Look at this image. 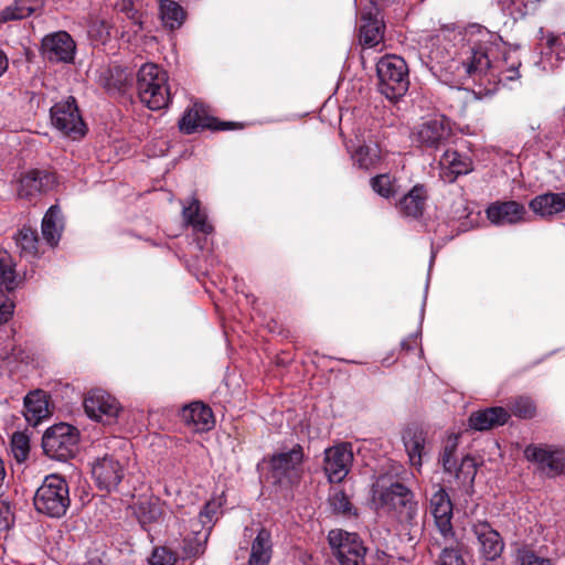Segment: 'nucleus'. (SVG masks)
<instances>
[{"label":"nucleus","mask_w":565,"mask_h":565,"mask_svg":"<svg viewBox=\"0 0 565 565\" xmlns=\"http://www.w3.org/2000/svg\"><path fill=\"white\" fill-rule=\"evenodd\" d=\"M477 29L480 38L470 47L468 56L457 62L456 76L460 84H465L469 79L473 83L481 82L504 45L498 33L490 32L482 26H477Z\"/></svg>","instance_id":"obj_1"},{"label":"nucleus","mask_w":565,"mask_h":565,"mask_svg":"<svg viewBox=\"0 0 565 565\" xmlns=\"http://www.w3.org/2000/svg\"><path fill=\"white\" fill-rule=\"evenodd\" d=\"M373 500L381 508L393 511L401 523L413 525L418 504L414 493L402 482L394 481L388 475H380L372 484Z\"/></svg>","instance_id":"obj_2"},{"label":"nucleus","mask_w":565,"mask_h":565,"mask_svg":"<svg viewBox=\"0 0 565 565\" xmlns=\"http://www.w3.org/2000/svg\"><path fill=\"white\" fill-rule=\"evenodd\" d=\"M379 92L388 100L396 102L409 87V71L405 60L398 55L382 56L376 64Z\"/></svg>","instance_id":"obj_3"},{"label":"nucleus","mask_w":565,"mask_h":565,"mask_svg":"<svg viewBox=\"0 0 565 565\" xmlns=\"http://www.w3.org/2000/svg\"><path fill=\"white\" fill-rule=\"evenodd\" d=\"M35 510L49 518L60 519L71 504L67 481L58 475L46 476L33 498Z\"/></svg>","instance_id":"obj_4"},{"label":"nucleus","mask_w":565,"mask_h":565,"mask_svg":"<svg viewBox=\"0 0 565 565\" xmlns=\"http://www.w3.org/2000/svg\"><path fill=\"white\" fill-rule=\"evenodd\" d=\"M168 75L158 65L143 64L137 73V90L141 103L149 109L159 110L171 100Z\"/></svg>","instance_id":"obj_5"},{"label":"nucleus","mask_w":565,"mask_h":565,"mask_svg":"<svg viewBox=\"0 0 565 565\" xmlns=\"http://www.w3.org/2000/svg\"><path fill=\"white\" fill-rule=\"evenodd\" d=\"M248 126L245 121L222 120L207 113L202 104L194 103L189 107L179 120V129L183 134L191 135L203 130L232 131L243 130Z\"/></svg>","instance_id":"obj_6"},{"label":"nucleus","mask_w":565,"mask_h":565,"mask_svg":"<svg viewBox=\"0 0 565 565\" xmlns=\"http://www.w3.org/2000/svg\"><path fill=\"white\" fill-rule=\"evenodd\" d=\"M78 440L77 428L66 423H60L45 431L42 447L50 458L65 461L76 454Z\"/></svg>","instance_id":"obj_7"},{"label":"nucleus","mask_w":565,"mask_h":565,"mask_svg":"<svg viewBox=\"0 0 565 565\" xmlns=\"http://www.w3.org/2000/svg\"><path fill=\"white\" fill-rule=\"evenodd\" d=\"M303 450L295 445L289 451L275 454L269 458L270 478L274 483L290 487L302 477Z\"/></svg>","instance_id":"obj_8"},{"label":"nucleus","mask_w":565,"mask_h":565,"mask_svg":"<svg viewBox=\"0 0 565 565\" xmlns=\"http://www.w3.org/2000/svg\"><path fill=\"white\" fill-rule=\"evenodd\" d=\"M51 120L57 130L73 140L84 138L87 132V126L73 96H70L65 102L56 103L51 108Z\"/></svg>","instance_id":"obj_9"},{"label":"nucleus","mask_w":565,"mask_h":565,"mask_svg":"<svg viewBox=\"0 0 565 565\" xmlns=\"http://www.w3.org/2000/svg\"><path fill=\"white\" fill-rule=\"evenodd\" d=\"M328 541L341 565H363L366 547L356 533L331 530Z\"/></svg>","instance_id":"obj_10"},{"label":"nucleus","mask_w":565,"mask_h":565,"mask_svg":"<svg viewBox=\"0 0 565 565\" xmlns=\"http://www.w3.org/2000/svg\"><path fill=\"white\" fill-rule=\"evenodd\" d=\"M88 417L106 425L116 423L122 407L115 396L103 388L90 390L84 399Z\"/></svg>","instance_id":"obj_11"},{"label":"nucleus","mask_w":565,"mask_h":565,"mask_svg":"<svg viewBox=\"0 0 565 565\" xmlns=\"http://www.w3.org/2000/svg\"><path fill=\"white\" fill-rule=\"evenodd\" d=\"M352 462L353 451L348 443L324 450L323 471L330 482H341L350 472Z\"/></svg>","instance_id":"obj_12"},{"label":"nucleus","mask_w":565,"mask_h":565,"mask_svg":"<svg viewBox=\"0 0 565 565\" xmlns=\"http://www.w3.org/2000/svg\"><path fill=\"white\" fill-rule=\"evenodd\" d=\"M125 463L114 455L97 458L92 466V475L100 490L110 492L119 486L125 477Z\"/></svg>","instance_id":"obj_13"},{"label":"nucleus","mask_w":565,"mask_h":565,"mask_svg":"<svg viewBox=\"0 0 565 565\" xmlns=\"http://www.w3.org/2000/svg\"><path fill=\"white\" fill-rule=\"evenodd\" d=\"M41 46L44 57L50 62L70 63L74 60L76 44L65 31L44 36Z\"/></svg>","instance_id":"obj_14"},{"label":"nucleus","mask_w":565,"mask_h":565,"mask_svg":"<svg viewBox=\"0 0 565 565\" xmlns=\"http://www.w3.org/2000/svg\"><path fill=\"white\" fill-rule=\"evenodd\" d=\"M55 185L56 177L54 173L34 169L21 177L18 193L21 198L32 199L53 190Z\"/></svg>","instance_id":"obj_15"},{"label":"nucleus","mask_w":565,"mask_h":565,"mask_svg":"<svg viewBox=\"0 0 565 565\" xmlns=\"http://www.w3.org/2000/svg\"><path fill=\"white\" fill-rule=\"evenodd\" d=\"M430 510L435 519L436 526L440 534L448 540L452 539V503L446 490L441 487L430 498Z\"/></svg>","instance_id":"obj_16"},{"label":"nucleus","mask_w":565,"mask_h":565,"mask_svg":"<svg viewBox=\"0 0 565 565\" xmlns=\"http://www.w3.org/2000/svg\"><path fill=\"white\" fill-rule=\"evenodd\" d=\"M488 220L495 225H513L525 220L526 209L516 201H497L487 210Z\"/></svg>","instance_id":"obj_17"},{"label":"nucleus","mask_w":565,"mask_h":565,"mask_svg":"<svg viewBox=\"0 0 565 565\" xmlns=\"http://www.w3.org/2000/svg\"><path fill=\"white\" fill-rule=\"evenodd\" d=\"M472 531L479 543V552L487 561L497 559L504 548V543L498 531L491 527L488 522H479L473 525Z\"/></svg>","instance_id":"obj_18"},{"label":"nucleus","mask_w":565,"mask_h":565,"mask_svg":"<svg viewBox=\"0 0 565 565\" xmlns=\"http://www.w3.org/2000/svg\"><path fill=\"white\" fill-rule=\"evenodd\" d=\"M181 420L195 431H207L215 425L213 412L202 402H193L180 411Z\"/></svg>","instance_id":"obj_19"},{"label":"nucleus","mask_w":565,"mask_h":565,"mask_svg":"<svg viewBox=\"0 0 565 565\" xmlns=\"http://www.w3.org/2000/svg\"><path fill=\"white\" fill-rule=\"evenodd\" d=\"M510 413L504 407L494 406L472 412L468 418L469 427L484 431L508 423Z\"/></svg>","instance_id":"obj_20"},{"label":"nucleus","mask_w":565,"mask_h":565,"mask_svg":"<svg viewBox=\"0 0 565 565\" xmlns=\"http://www.w3.org/2000/svg\"><path fill=\"white\" fill-rule=\"evenodd\" d=\"M385 24L379 11L363 12L359 28L360 42L369 47H374L384 40Z\"/></svg>","instance_id":"obj_21"},{"label":"nucleus","mask_w":565,"mask_h":565,"mask_svg":"<svg viewBox=\"0 0 565 565\" xmlns=\"http://www.w3.org/2000/svg\"><path fill=\"white\" fill-rule=\"evenodd\" d=\"M402 439L411 465L422 467L427 433L418 426H408L404 429Z\"/></svg>","instance_id":"obj_22"},{"label":"nucleus","mask_w":565,"mask_h":565,"mask_svg":"<svg viewBox=\"0 0 565 565\" xmlns=\"http://www.w3.org/2000/svg\"><path fill=\"white\" fill-rule=\"evenodd\" d=\"M414 134L418 141H446L451 136V127L446 117L439 116L422 122Z\"/></svg>","instance_id":"obj_23"},{"label":"nucleus","mask_w":565,"mask_h":565,"mask_svg":"<svg viewBox=\"0 0 565 565\" xmlns=\"http://www.w3.org/2000/svg\"><path fill=\"white\" fill-rule=\"evenodd\" d=\"M348 151L353 163L365 170L375 168L383 157L380 143H351Z\"/></svg>","instance_id":"obj_24"},{"label":"nucleus","mask_w":565,"mask_h":565,"mask_svg":"<svg viewBox=\"0 0 565 565\" xmlns=\"http://www.w3.org/2000/svg\"><path fill=\"white\" fill-rule=\"evenodd\" d=\"M24 417L31 426L39 425L50 415L49 402L43 391L29 393L24 398Z\"/></svg>","instance_id":"obj_25"},{"label":"nucleus","mask_w":565,"mask_h":565,"mask_svg":"<svg viewBox=\"0 0 565 565\" xmlns=\"http://www.w3.org/2000/svg\"><path fill=\"white\" fill-rule=\"evenodd\" d=\"M527 460L540 465L541 469L552 472H559L563 469V459L561 456L542 445H529L524 450Z\"/></svg>","instance_id":"obj_26"},{"label":"nucleus","mask_w":565,"mask_h":565,"mask_svg":"<svg viewBox=\"0 0 565 565\" xmlns=\"http://www.w3.org/2000/svg\"><path fill=\"white\" fill-rule=\"evenodd\" d=\"M130 74L120 66L104 67L98 74V84L109 94L124 93Z\"/></svg>","instance_id":"obj_27"},{"label":"nucleus","mask_w":565,"mask_h":565,"mask_svg":"<svg viewBox=\"0 0 565 565\" xmlns=\"http://www.w3.org/2000/svg\"><path fill=\"white\" fill-rule=\"evenodd\" d=\"M271 556V534L267 529L262 527L252 542L248 565H269Z\"/></svg>","instance_id":"obj_28"},{"label":"nucleus","mask_w":565,"mask_h":565,"mask_svg":"<svg viewBox=\"0 0 565 565\" xmlns=\"http://www.w3.org/2000/svg\"><path fill=\"white\" fill-rule=\"evenodd\" d=\"M530 209L542 217L558 214L565 210V192L537 195L530 202Z\"/></svg>","instance_id":"obj_29"},{"label":"nucleus","mask_w":565,"mask_h":565,"mask_svg":"<svg viewBox=\"0 0 565 565\" xmlns=\"http://www.w3.org/2000/svg\"><path fill=\"white\" fill-rule=\"evenodd\" d=\"M426 191L423 185H415L405 194L397 205L399 213L406 217L418 218L423 215Z\"/></svg>","instance_id":"obj_30"},{"label":"nucleus","mask_w":565,"mask_h":565,"mask_svg":"<svg viewBox=\"0 0 565 565\" xmlns=\"http://www.w3.org/2000/svg\"><path fill=\"white\" fill-rule=\"evenodd\" d=\"M135 514L142 527L159 522L163 516V504L159 498L140 499L135 505Z\"/></svg>","instance_id":"obj_31"},{"label":"nucleus","mask_w":565,"mask_h":565,"mask_svg":"<svg viewBox=\"0 0 565 565\" xmlns=\"http://www.w3.org/2000/svg\"><path fill=\"white\" fill-rule=\"evenodd\" d=\"M63 230V218L61 209L57 205H52L45 213L42 220V235L43 238L51 246L57 245L61 233Z\"/></svg>","instance_id":"obj_32"},{"label":"nucleus","mask_w":565,"mask_h":565,"mask_svg":"<svg viewBox=\"0 0 565 565\" xmlns=\"http://www.w3.org/2000/svg\"><path fill=\"white\" fill-rule=\"evenodd\" d=\"M185 11L173 0H160V18L166 28L179 29L185 20Z\"/></svg>","instance_id":"obj_33"},{"label":"nucleus","mask_w":565,"mask_h":565,"mask_svg":"<svg viewBox=\"0 0 565 565\" xmlns=\"http://www.w3.org/2000/svg\"><path fill=\"white\" fill-rule=\"evenodd\" d=\"M14 267L11 255L0 249V292L12 291L18 287L19 280Z\"/></svg>","instance_id":"obj_34"},{"label":"nucleus","mask_w":565,"mask_h":565,"mask_svg":"<svg viewBox=\"0 0 565 565\" xmlns=\"http://www.w3.org/2000/svg\"><path fill=\"white\" fill-rule=\"evenodd\" d=\"M182 215L188 225L203 234H210L213 231L212 225L206 222V216L201 212L200 201L193 199L188 206H183Z\"/></svg>","instance_id":"obj_35"},{"label":"nucleus","mask_w":565,"mask_h":565,"mask_svg":"<svg viewBox=\"0 0 565 565\" xmlns=\"http://www.w3.org/2000/svg\"><path fill=\"white\" fill-rule=\"evenodd\" d=\"M191 533L183 540V556L186 558L202 555L209 539V532H202L196 525H190Z\"/></svg>","instance_id":"obj_36"},{"label":"nucleus","mask_w":565,"mask_h":565,"mask_svg":"<svg viewBox=\"0 0 565 565\" xmlns=\"http://www.w3.org/2000/svg\"><path fill=\"white\" fill-rule=\"evenodd\" d=\"M444 163L448 166L451 181L458 175L467 174L472 171V161L470 158L461 156L458 152H447L444 158Z\"/></svg>","instance_id":"obj_37"},{"label":"nucleus","mask_w":565,"mask_h":565,"mask_svg":"<svg viewBox=\"0 0 565 565\" xmlns=\"http://www.w3.org/2000/svg\"><path fill=\"white\" fill-rule=\"evenodd\" d=\"M218 509L220 504L216 501H207L199 512L198 519L191 521V525H196V529L202 530V532H209L210 534L215 523Z\"/></svg>","instance_id":"obj_38"},{"label":"nucleus","mask_w":565,"mask_h":565,"mask_svg":"<svg viewBox=\"0 0 565 565\" xmlns=\"http://www.w3.org/2000/svg\"><path fill=\"white\" fill-rule=\"evenodd\" d=\"M542 34L541 40L544 41L543 47L547 50L545 54L555 55L556 61L561 62L565 60V34H555L553 32L544 33L543 29H540Z\"/></svg>","instance_id":"obj_39"},{"label":"nucleus","mask_w":565,"mask_h":565,"mask_svg":"<svg viewBox=\"0 0 565 565\" xmlns=\"http://www.w3.org/2000/svg\"><path fill=\"white\" fill-rule=\"evenodd\" d=\"M33 12L34 8L30 6V0H15L0 12V22L25 19Z\"/></svg>","instance_id":"obj_40"},{"label":"nucleus","mask_w":565,"mask_h":565,"mask_svg":"<svg viewBox=\"0 0 565 565\" xmlns=\"http://www.w3.org/2000/svg\"><path fill=\"white\" fill-rule=\"evenodd\" d=\"M17 245L20 247L21 253L28 256H35L38 253V234L31 227H23L19 231L17 237Z\"/></svg>","instance_id":"obj_41"},{"label":"nucleus","mask_w":565,"mask_h":565,"mask_svg":"<svg viewBox=\"0 0 565 565\" xmlns=\"http://www.w3.org/2000/svg\"><path fill=\"white\" fill-rule=\"evenodd\" d=\"M458 448V436L451 435L446 440L443 452L440 455V462L446 472L452 473L457 470V459L455 454Z\"/></svg>","instance_id":"obj_42"},{"label":"nucleus","mask_w":565,"mask_h":565,"mask_svg":"<svg viewBox=\"0 0 565 565\" xmlns=\"http://www.w3.org/2000/svg\"><path fill=\"white\" fill-rule=\"evenodd\" d=\"M11 452L18 462H24L30 452V439L21 431H17L11 438Z\"/></svg>","instance_id":"obj_43"},{"label":"nucleus","mask_w":565,"mask_h":565,"mask_svg":"<svg viewBox=\"0 0 565 565\" xmlns=\"http://www.w3.org/2000/svg\"><path fill=\"white\" fill-rule=\"evenodd\" d=\"M509 413L520 418L530 419L535 416L536 407L531 398L521 396L511 403Z\"/></svg>","instance_id":"obj_44"},{"label":"nucleus","mask_w":565,"mask_h":565,"mask_svg":"<svg viewBox=\"0 0 565 565\" xmlns=\"http://www.w3.org/2000/svg\"><path fill=\"white\" fill-rule=\"evenodd\" d=\"M87 32L92 40L104 42L110 36V25L104 19L90 17L87 25Z\"/></svg>","instance_id":"obj_45"},{"label":"nucleus","mask_w":565,"mask_h":565,"mask_svg":"<svg viewBox=\"0 0 565 565\" xmlns=\"http://www.w3.org/2000/svg\"><path fill=\"white\" fill-rule=\"evenodd\" d=\"M329 503L335 513L350 516L354 515L352 503L343 491H335L329 498Z\"/></svg>","instance_id":"obj_46"},{"label":"nucleus","mask_w":565,"mask_h":565,"mask_svg":"<svg viewBox=\"0 0 565 565\" xmlns=\"http://www.w3.org/2000/svg\"><path fill=\"white\" fill-rule=\"evenodd\" d=\"M503 62L507 65L504 72L507 73L505 78L508 81H514L520 77L519 68L521 66V60L516 55V51L513 52H504L503 53Z\"/></svg>","instance_id":"obj_47"},{"label":"nucleus","mask_w":565,"mask_h":565,"mask_svg":"<svg viewBox=\"0 0 565 565\" xmlns=\"http://www.w3.org/2000/svg\"><path fill=\"white\" fill-rule=\"evenodd\" d=\"M175 562V554L164 546L156 547L149 558L150 565H174Z\"/></svg>","instance_id":"obj_48"},{"label":"nucleus","mask_w":565,"mask_h":565,"mask_svg":"<svg viewBox=\"0 0 565 565\" xmlns=\"http://www.w3.org/2000/svg\"><path fill=\"white\" fill-rule=\"evenodd\" d=\"M372 189L383 198L393 195L392 181L388 174H379L371 179Z\"/></svg>","instance_id":"obj_49"},{"label":"nucleus","mask_w":565,"mask_h":565,"mask_svg":"<svg viewBox=\"0 0 565 565\" xmlns=\"http://www.w3.org/2000/svg\"><path fill=\"white\" fill-rule=\"evenodd\" d=\"M477 472V467L475 459L470 456H465L461 459L460 465H457V470H455L452 473L456 475V478H460L461 476L465 479H469L470 481H473Z\"/></svg>","instance_id":"obj_50"},{"label":"nucleus","mask_w":565,"mask_h":565,"mask_svg":"<svg viewBox=\"0 0 565 565\" xmlns=\"http://www.w3.org/2000/svg\"><path fill=\"white\" fill-rule=\"evenodd\" d=\"M518 561L521 565H552L550 559L537 556L527 547L518 551Z\"/></svg>","instance_id":"obj_51"},{"label":"nucleus","mask_w":565,"mask_h":565,"mask_svg":"<svg viewBox=\"0 0 565 565\" xmlns=\"http://www.w3.org/2000/svg\"><path fill=\"white\" fill-rule=\"evenodd\" d=\"M437 565H463V559L452 546H446L440 553Z\"/></svg>","instance_id":"obj_52"},{"label":"nucleus","mask_w":565,"mask_h":565,"mask_svg":"<svg viewBox=\"0 0 565 565\" xmlns=\"http://www.w3.org/2000/svg\"><path fill=\"white\" fill-rule=\"evenodd\" d=\"M13 524V513L9 503L0 500V532L7 531Z\"/></svg>","instance_id":"obj_53"},{"label":"nucleus","mask_w":565,"mask_h":565,"mask_svg":"<svg viewBox=\"0 0 565 565\" xmlns=\"http://www.w3.org/2000/svg\"><path fill=\"white\" fill-rule=\"evenodd\" d=\"M14 303L0 292V324L7 322L13 313Z\"/></svg>","instance_id":"obj_54"},{"label":"nucleus","mask_w":565,"mask_h":565,"mask_svg":"<svg viewBox=\"0 0 565 565\" xmlns=\"http://www.w3.org/2000/svg\"><path fill=\"white\" fill-rule=\"evenodd\" d=\"M541 125L537 120H531L529 124H525L521 127V137L529 138L534 140H541L540 135L535 134V130L540 129Z\"/></svg>","instance_id":"obj_55"},{"label":"nucleus","mask_w":565,"mask_h":565,"mask_svg":"<svg viewBox=\"0 0 565 565\" xmlns=\"http://www.w3.org/2000/svg\"><path fill=\"white\" fill-rule=\"evenodd\" d=\"M417 345V335H411L401 342V349L405 352L413 350Z\"/></svg>","instance_id":"obj_56"},{"label":"nucleus","mask_w":565,"mask_h":565,"mask_svg":"<svg viewBox=\"0 0 565 565\" xmlns=\"http://www.w3.org/2000/svg\"><path fill=\"white\" fill-rule=\"evenodd\" d=\"M8 67V58L6 54L0 50V76L4 73Z\"/></svg>","instance_id":"obj_57"},{"label":"nucleus","mask_w":565,"mask_h":565,"mask_svg":"<svg viewBox=\"0 0 565 565\" xmlns=\"http://www.w3.org/2000/svg\"><path fill=\"white\" fill-rule=\"evenodd\" d=\"M395 0H376V2H373L374 10L380 12V8L386 7L391 3H393Z\"/></svg>","instance_id":"obj_58"},{"label":"nucleus","mask_w":565,"mask_h":565,"mask_svg":"<svg viewBox=\"0 0 565 565\" xmlns=\"http://www.w3.org/2000/svg\"><path fill=\"white\" fill-rule=\"evenodd\" d=\"M6 479V469L2 459L0 458V489L2 488Z\"/></svg>","instance_id":"obj_59"},{"label":"nucleus","mask_w":565,"mask_h":565,"mask_svg":"<svg viewBox=\"0 0 565 565\" xmlns=\"http://www.w3.org/2000/svg\"><path fill=\"white\" fill-rule=\"evenodd\" d=\"M161 146L159 153H152V156H163L168 151V143H159ZM148 156H151L150 150H147Z\"/></svg>","instance_id":"obj_60"},{"label":"nucleus","mask_w":565,"mask_h":565,"mask_svg":"<svg viewBox=\"0 0 565 565\" xmlns=\"http://www.w3.org/2000/svg\"><path fill=\"white\" fill-rule=\"evenodd\" d=\"M84 565H106V564L99 558H90Z\"/></svg>","instance_id":"obj_61"},{"label":"nucleus","mask_w":565,"mask_h":565,"mask_svg":"<svg viewBox=\"0 0 565 565\" xmlns=\"http://www.w3.org/2000/svg\"><path fill=\"white\" fill-rule=\"evenodd\" d=\"M132 9V4L131 3H124L121 10L122 11H130Z\"/></svg>","instance_id":"obj_62"},{"label":"nucleus","mask_w":565,"mask_h":565,"mask_svg":"<svg viewBox=\"0 0 565 565\" xmlns=\"http://www.w3.org/2000/svg\"><path fill=\"white\" fill-rule=\"evenodd\" d=\"M454 66H455V67L457 66V62H454V64H450V65H449V68H452Z\"/></svg>","instance_id":"obj_63"},{"label":"nucleus","mask_w":565,"mask_h":565,"mask_svg":"<svg viewBox=\"0 0 565 565\" xmlns=\"http://www.w3.org/2000/svg\"><path fill=\"white\" fill-rule=\"evenodd\" d=\"M454 66H455V67L457 66V62H454V64H450V65H449V68H452Z\"/></svg>","instance_id":"obj_64"}]
</instances>
